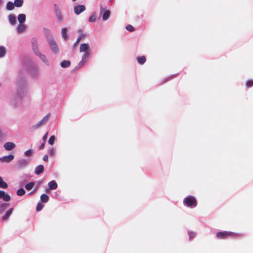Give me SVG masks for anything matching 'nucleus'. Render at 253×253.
I'll return each mask as SVG.
<instances>
[{
  "label": "nucleus",
  "mask_w": 253,
  "mask_h": 253,
  "mask_svg": "<svg viewBox=\"0 0 253 253\" xmlns=\"http://www.w3.org/2000/svg\"><path fill=\"white\" fill-rule=\"evenodd\" d=\"M216 237L220 239H225L228 238H237L239 235L237 233L230 231H223L216 233Z\"/></svg>",
  "instance_id": "2"
},
{
  "label": "nucleus",
  "mask_w": 253,
  "mask_h": 253,
  "mask_svg": "<svg viewBox=\"0 0 253 253\" xmlns=\"http://www.w3.org/2000/svg\"><path fill=\"white\" fill-rule=\"evenodd\" d=\"M6 53V48L3 46H0V58L4 57Z\"/></svg>",
  "instance_id": "27"
},
{
  "label": "nucleus",
  "mask_w": 253,
  "mask_h": 253,
  "mask_svg": "<svg viewBox=\"0 0 253 253\" xmlns=\"http://www.w3.org/2000/svg\"><path fill=\"white\" fill-rule=\"evenodd\" d=\"M24 94L22 95L21 91L18 90L17 95L11 99L10 101V105L14 108H17L22 105V100Z\"/></svg>",
  "instance_id": "1"
},
{
  "label": "nucleus",
  "mask_w": 253,
  "mask_h": 253,
  "mask_svg": "<svg viewBox=\"0 0 253 253\" xmlns=\"http://www.w3.org/2000/svg\"><path fill=\"white\" fill-rule=\"evenodd\" d=\"M85 63V61H83V60H82L79 62V63L78 64V66H79V67H80H80H82V66L84 65V64Z\"/></svg>",
  "instance_id": "45"
},
{
  "label": "nucleus",
  "mask_w": 253,
  "mask_h": 253,
  "mask_svg": "<svg viewBox=\"0 0 253 253\" xmlns=\"http://www.w3.org/2000/svg\"><path fill=\"white\" fill-rule=\"evenodd\" d=\"M18 190H24L22 188H19Z\"/></svg>",
  "instance_id": "51"
},
{
  "label": "nucleus",
  "mask_w": 253,
  "mask_h": 253,
  "mask_svg": "<svg viewBox=\"0 0 253 253\" xmlns=\"http://www.w3.org/2000/svg\"><path fill=\"white\" fill-rule=\"evenodd\" d=\"M85 9V7L84 5H78L74 7V12L76 14L79 15Z\"/></svg>",
  "instance_id": "12"
},
{
  "label": "nucleus",
  "mask_w": 253,
  "mask_h": 253,
  "mask_svg": "<svg viewBox=\"0 0 253 253\" xmlns=\"http://www.w3.org/2000/svg\"><path fill=\"white\" fill-rule=\"evenodd\" d=\"M15 6L14 3L11 1H8L6 4V9L8 10H12L14 9Z\"/></svg>",
  "instance_id": "25"
},
{
  "label": "nucleus",
  "mask_w": 253,
  "mask_h": 253,
  "mask_svg": "<svg viewBox=\"0 0 253 253\" xmlns=\"http://www.w3.org/2000/svg\"><path fill=\"white\" fill-rule=\"evenodd\" d=\"M29 73L31 76L34 78H37L39 74V70L36 66H31L29 68Z\"/></svg>",
  "instance_id": "7"
},
{
  "label": "nucleus",
  "mask_w": 253,
  "mask_h": 253,
  "mask_svg": "<svg viewBox=\"0 0 253 253\" xmlns=\"http://www.w3.org/2000/svg\"><path fill=\"white\" fill-rule=\"evenodd\" d=\"M43 207V204L42 203H41V202H39L37 204V206L36 207V210L37 211H40L41 210H42Z\"/></svg>",
  "instance_id": "35"
},
{
  "label": "nucleus",
  "mask_w": 253,
  "mask_h": 253,
  "mask_svg": "<svg viewBox=\"0 0 253 253\" xmlns=\"http://www.w3.org/2000/svg\"><path fill=\"white\" fill-rule=\"evenodd\" d=\"M7 187V184L3 181L2 177L0 176V188L2 189H6Z\"/></svg>",
  "instance_id": "23"
},
{
  "label": "nucleus",
  "mask_w": 253,
  "mask_h": 253,
  "mask_svg": "<svg viewBox=\"0 0 253 253\" xmlns=\"http://www.w3.org/2000/svg\"><path fill=\"white\" fill-rule=\"evenodd\" d=\"M55 139L54 135L51 136L48 140V143L50 145H53L55 141Z\"/></svg>",
  "instance_id": "34"
},
{
  "label": "nucleus",
  "mask_w": 253,
  "mask_h": 253,
  "mask_svg": "<svg viewBox=\"0 0 253 253\" xmlns=\"http://www.w3.org/2000/svg\"><path fill=\"white\" fill-rule=\"evenodd\" d=\"M35 185V183L33 182H30L25 185V188L27 190H31Z\"/></svg>",
  "instance_id": "33"
},
{
  "label": "nucleus",
  "mask_w": 253,
  "mask_h": 253,
  "mask_svg": "<svg viewBox=\"0 0 253 253\" xmlns=\"http://www.w3.org/2000/svg\"><path fill=\"white\" fill-rule=\"evenodd\" d=\"M44 167L42 165H39L37 166L35 169V173L37 175H39L43 171Z\"/></svg>",
  "instance_id": "15"
},
{
  "label": "nucleus",
  "mask_w": 253,
  "mask_h": 253,
  "mask_svg": "<svg viewBox=\"0 0 253 253\" xmlns=\"http://www.w3.org/2000/svg\"><path fill=\"white\" fill-rule=\"evenodd\" d=\"M47 135H48V132L45 133L44 134V135H43V136L42 137V140H43V142H46L47 138Z\"/></svg>",
  "instance_id": "44"
},
{
  "label": "nucleus",
  "mask_w": 253,
  "mask_h": 253,
  "mask_svg": "<svg viewBox=\"0 0 253 253\" xmlns=\"http://www.w3.org/2000/svg\"><path fill=\"white\" fill-rule=\"evenodd\" d=\"M36 55H37L38 57H40V58L41 59V60L46 65V66H49V62H48V60L46 57V56L44 55V54H42V53H41V52L38 53V54H36Z\"/></svg>",
  "instance_id": "13"
},
{
  "label": "nucleus",
  "mask_w": 253,
  "mask_h": 253,
  "mask_svg": "<svg viewBox=\"0 0 253 253\" xmlns=\"http://www.w3.org/2000/svg\"><path fill=\"white\" fill-rule=\"evenodd\" d=\"M48 187L50 190H54L57 188V184L55 180H52L48 183Z\"/></svg>",
  "instance_id": "19"
},
{
  "label": "nucleus",
  "mask_w": 253,
  "mask_h": 253,
  "mask_svg": "<svg viewBox=\"0 0 253 253\" xmlns=\"http://www.w3.org/2000/svg\"><path fill=\"white\" fill-rule=\"evenodd\" d=\"M0 192H2L3 193V196L1 198H2L3 200L5 201H9L10 200V197L9 195L7 194H5V193L3 191H0Z\"/></svg>",
  "instance_id": "30"
},
{
  "label": "nucleus",
  "mask_w": 253,
  "mask_h": 253,
  "mask_svg": "<svg viewBox=\"0 0 253 253\" xmlns=\"http://www.w3.org/2000/svg\"><path fill=\"white\" fill-rule=\"evenodd\" d=\"M14 158V156L13 155H9L7 156H4L1 158H0V161L2 163H9L11 162Z\"/></svg>",
  "instance_id": "10"
},
{
  "label": "nucleus",
  "mask_w": 253,
  "mask_h": 253,
  "mask_svg": "<svg viewBox=\"0 0 253 253\" xmlns=\"http://www.w3.org/2000/svg\"><path fill=\"white\" fill-rule=\"evenodd\" d=\"M26 29V26L23 24H20L17 27V31L19 34L23 33Z\"/></svg>",
  "instance_id": "17"
},
{
  "label": "nucleus",
  "mask_w": 253,
  "mask_h": 253,
  "mask_svg": "<svg viewBox=\"0 0 253 253\" xmlns=\"http://www.w3.org/2000/svg\"><path fill=\"white\" fill-rule=\"evenodd\" d=\"M89 47L88 43H83L81 44L80 48V51L81 52H88L87 50L89 49Z\"/></svg>",
  "instance_id": "14"
},
{
  "label": "nucleus",
  "mask_w": 253,
  "mask_h": 253,
  "mask_svg": "<svg viewBox=\"0 0 253 253\" xmlns=\"http://www.w3.org/2000/svg\"><path fill=\"white\" fill-rule=\"evenodd\" d=\"M32 48H33V50L36 55L37 54H38V53L40 52L39 50L38 44L37 43V42L36 40H33V41H32Z\"/></svg>",
  "instance_id": "16"
},
{
  "label": "nucleus",
  "mask_w": 253,
  "mask_h": 253,
  "mask_svg": "<svg viewBox=\"0 0 253 253\" xmlns=\"http://www.w3.org/2000/svg\"><path fill=\"white\" fill-rule=\"evenodd\" d=\"M100 13H103L102 19L104 21L107 20L110 17V11L108 10H104L102 6L100 5Z\"/></svg>",
  "instance_id": "9"
},
{
  "label": "nucleus",
  "mask_w": 253,
  "mask_h": 253,
  "mask_svg": "<svg viewBox=\"0 0 253 253\" xmlns=\"http://www.w3.org/2000/svg\"><path fill=\"white\" fill-rule=\"evenodd\" d=\"M18 20L20 24H23L26 20V15L24 14H20L18 16Z\"/></svg>",
  "instance_id": "22"
},
{
  "label": "nucleus",
  "mask_w": 253,
  "mask_h": 253,
  "mask_svg": "<svg viewBox=\"0 0 253 253\" xmlns=\"http://www.w3.org/2000/svg\"><path fill=\"white\" fill-rule=\"evenodd\" d=\"M14 3L15 6L19 7L23 5V0H15Z\"/></svg>",
  "instance_id": "32"
},
{
  "label": "nucleus",
  "mask_w": 253,
  "mask_h": 253,
  "mask_svg": "<svg viewBox=\"0 0 253 253\" xmlns=\"http://www.w3.org/2000/svg\"><path fill=\"white\" fill-rule=\"evenodd\" d=\"M2 196H3V193L2 192H0V198H1Z\"/></svg>",
  "instance_id": "50"
},
{
  "label": "nucleus",
  "mask_w": 253,
  "mask_h": 253,
  "mask_svg": "<svg viewBox=\"0 0 253 253\" xmlns=\"http://www.w3.org/2000/svg\"><path fill=\"white\" fill-rule=\"evenodd\" d=\"M30 162L29 159H21L19 160L16 164V167L18 169H22L28 166Z\"/></svg>",
  "instance_id": "4"
},
{
  "label": "nucleus",
  "mask_w": 253,
  "mask_h": 253,
  "mask_svg": "<svg viewBox=\"0 0 253 253\" xmlns=\"http://www.w3.org/2000/svg\"><path fill=\"white\" fill-rule=\"evenodd\" d=\"M48 43L49 46L52 50V51L56 53L59 51L58 46L56 43V42L53 40L51 39L48 40Z\"/></svg>",
  "instance_id": "6"
},
{
  "label": "nucleus",
  "mask_w": 253,
  "mask_h": 253,
  "mask_svg": "<svg viewBox=\"0 0 253 253\" xmlns=\"http://www.w3.org/2000/svg\"><path fill=\"white\" fill-rule=\"evenodd\" d=\"M50 116V114H48L47 115H46L45 117H44L42 120H41L40 122L37 123L36 125H34L32 126V128L33 129H36L41 126H42L45 124L48 121L49 119V117Z\"/></svg>",
  "instance_id": "5"
},
{
  "label": "nucleus",
  "mask_w": 253,
  "mask_h": 253,
  "mask_svg": "<svg viewBox=\"0 0 253 253\" xmlns=\"http://www.w3.org/2000/svg\"><path fill=\"white\" fill-rule=\"evenodd\" d=\"M183 202L185 205L191 208L195 207L197 204L196 199L192 196L185 198Z\"/></svg>",
  "instance_id": "3"
},
{
  "label": "nucleus",
  "mask_w": 253,
  "mask_h": 253,
  "mask_svg": "<svg viewBox=\"0 0 253 253\" xmlns=\"http://www.w3.org/2000/svg\"><path fill=\"white\" fill-rule=\"evenodd\" d=\"M13 211V208H10L6 211L4 215L2 217V219L3 220H6L9 216L10 215Z\"/></svg>",
  "instance_id": "20"
},
{
  "label": "nucleus",
  "mask_w": 253,
  "mask_h": 253,
  "mask_svg": "<svg viewBox=\"0 0 253 253\" xmlns=\"http://www.w3.org/2000/svg\"><path fill=\"white\" fill-rule=\"evenodd\" d=\"M126 29L129 32H133L134 31V28L131 25H127L126 26Z\"/></svg>",
  "instance_id": "36"
},
{
  "label": "nucleus",
  "mask_w": 253,
  "mask_h": 253,
  "mask_svg": "<svg viewBox=\"0 0 253 253\" xmlns=\"http://www.w3.org/2000/svg\"><path fill=\"white\" fill-rule=\"evenodd\" d=\"M253 85V80H249L246 83V86L248 87H250Z\"/></svg>",
  "instance_id": "38"
},
{
  "label": "nucleus",
  "mask_w": 253,
  "mask_h": 253,
  "mask_svg": "<svg viewBox=\"0 0 253 253\" xmlns=\"http://www.w3.org/2000/svg\"><path fill=\"white\" fill-rule=\"evenodd\" d=\"M55 150L54 148H49V154L51 156H53L55 154Z\"/></svg>",
  "instance_id": "37"
},
{
  "label": "nucleus",
  "mask_w": 253,
  "mask_h": 253,
  "mask_svg": "<svg viewBox=\"0 0 253 253\" xmlns=\"http://www.w3.org/2000/svg\"><path fill=\"white\" fill-rule=\"evenodd\" d=\"M89 58V52H85L82 56V60L83 61L86 62Z\"/></svg>",
  "instance_id": "31"
},
{
  "label": "nucleus",
  "mask_w": 253,
  "mask_h": 253,
  "mask_svg": "<svg viewBox=\"0 0 253 253\" xmlns=\"http://www.w3.org/2000/svg\"><path fill=\"white\" fill-rule=\"evenodd\" d=\"M9 206V204L3 203L0 205V212H3Z\"/></svg>",
  "instance_id": "29"
},
{
  "label": "nucleus",
  "mask_w": 253,
  "mask_h": 253,
  "mask_svg": "<svg viewBox=\"0 0 253 253\" xmlns=\"http://www.w3.org/2000/svg\"><path fill=\"white\" fill-rule=\"evenodd\" d=\"M15 144L12 142H6L3 145L4 148L7 151H11L15 147Z\"/></svg>",
  "instance_id": "11"
},
{
  "label": "nucleus",
  "mask_w": 253,
  "mask_h": 253,
  "mask_svg": "<svg viewBox=\"0 0 253 253\" xmlns=\"http://www.w3.org/2000/svg\"><path fill=\"white\" fill-rule=\"evenodd\" d=\"M1 86V84L0 83V86Z\"/></svg>",
  "instance_id": "53"
},
{
  "label": "nucleus",
  "mask_w": 253,
  "mask_h": 253,
  "mask_svg": "<svg viewBox=\"0 0 253 253\" xmlns=\"http://www.w3.org/2000/svg\"><path fill=\"white\" fill-rule=\"evenodd\" d=\"M81 41V37H78L77 39L76 42L73 44V48H75L78 44V43Z\"/></svg>",
  "instance_id": "42"
},
{
  "label": "nucleus",
  "mask_w": 253,
  "mask_h": 253,
  "mask_svg": "<svg viewBox=\"0 0 253 253\" xmlns=\"http://www.w3.org/2000/svg\"><path fill=\"white\" fill-rule=\"evenodd\" d=\"M44 143L45 142H43L40 145L39 148L40 149H43V148L44 147Z\"/></svg>",
  "instance_id": "47"
},
{
  "label": "nucleus",
  "mask_w": 253,
  "mask_h": 253,
  "mask_svg": "<svg viewBox=\"0 0 253 253\" xmlns=\"http://www.w3.org/2000/svg\"><path fill=\"white\" fill-rule=\"evenodd\" d=\"M56 17L59 23H62L64 21V16L62 15L61 9L57 7L55 9Z\"/></svg>",
  "instance_id": "8"
},
{
  "label": "nucleus",
  "mask_w": 253,
  "mask_h": 253,
  "mask_svg": "<svg viewBox=\"0 0 253 253\" xmlns=\"http://www.w3.org/2000/svg\"><path fill=\"white\" fill-rule=\"evenodd\" d=\"M25 194V191H17V194L18 196H22Z\"/></svg>",
  "instance_id": "43"
},
{
  "label": "nucleus",
  "mask_w": 253,
  "mask_h": 253,
  "mask_svg": "<svg viewBox=\"0 0 253 253\" xmlns=\"http://www.w3.org/2000/svg\"><path fill=\"white\" fill-rule=\"evenodd\" d=\"M196 235V233L194 232H189V239L191 240L193 238L195 237Z\"/></svg>",
  "instance_id": "40"
},
{
  "label": "nucleus",
  "mask_w": 253,
  "mask_h": 253,
  "mask_svg": "<svg viewBox=\"0 0 253 253\" xmlns=\"http://www.w3.org/2000/svg\"><path fill=\"white\" fill-rule=\"evenodd\" d=\"M8 20L12 25H14L16 23V17L13 14H10L8 16Z\"/></svg>",
  "instance_id": "18"
},
{
  "label": "nucleus",
  "mask_w": 253,
  "mask_h": 253,
  "mask_svg": "<svg viewBox=\"0 0 253 253\" xmlns=\"http://www.w3.org/2000/svg\"><path fill=\"white\" fill-rule=\"evenodd\" d=\"M32 154V151L31 149L28 150L24 152L25 156H30Z\"/></svg>",
  "instance_id": "39"
},
{
  "label": "nucleus",
  "mask_w": 253,
  "mask_h": 253,
  "mask_svg": "<svg viewBox=\"0 0 253 253\" xmlns=\"http://www.w3.org/2000/svg\"><path fill=\"white\" fill-rule=\"evenodd\" d=\"M61 34L62 38L65 40H67L68 36L67 34V29L66 28H63L61 30Z\"/></svg>",
  "instance_id": "21"
},
{
  "label": "nucleus",
  "mask_w": 253,
  "mask_h": 253,
  "mask_svg": "<svg viewBox=\"0 0 253 253\" xmlns=\"http://www.w3.org/2000/svg\"><path fill=\"white\" fill-rule=\"evenodd\" d=\"M78 37H81V40L84 37V35L83 34H80V36Z\"/></svg>",
  "instance_id": "49"
},
{
  "label": "nucleus",
  "mask_w": 253,
  "mask_h": 253,
  "mask_svg": "<svg viewBox=\"0 0 253 253\" xmlns=\"http://www.w3.org/2000/svg\"><path fill=\"white\" fill-rule=\"evenodd\" d=\"M33 193V192H31L29 194H32Z\"/></svg>",
  "instance_id": "52"
},
{
  "label": "nucleus",
  "mask_w": 253,
  "mask_h": 253,
  "mask_svg": "<svg viewBox=\"0 0 253 253\" xmlns=\"http://www.w3.org/2000/svg\"><path fill=\"white\" fill-rule=\"evenodd\" d=\"M78 33H79V34H83V30L82 29H79L78 30Z\"/></svg>",
  "instance_id": "48"
},
{
  "label": "nucleus",
  "mask_w": 253,
  "mask_h": 253,
  "mask_svg": "<svg viewBox=\"0 0 253 253\" xmlns=\"http://www.w3.org/2000/svg\"><path fill=\"white\" fill-rule=\"evenodd\" d=\"M137 61L140 64H143L146 61V58L144 56H139L137 57Z\"/></svg>",
  "instance_id": "24"
},
{
  "label": "nucleus",
  "mask_w": 253,
  "mask_h": 253,
  "mask_svg": "<svg viewBox=\"0 0 253 253\" xmlns=\"http://www.w3.org/2000/svg\"><path fill=\"white\" fill-rule=\"evenodd\" d=\"M49 200V197L47 195L45 194H42L41 196V200L43 202L46 203Z\"/></svg>",
  "instance_id": "28"
},
{
  "label": "nucleus",
  "mask_w": 253,
  "mask_h": 253,
  "mask_svg": "<svg viewBox=\"0 0 253 253\" xmlns=\"http://www.w3.org/2000/svg\"><path fill=\"white\" fill-rule=\"evenodd\" d=\"M48 160V156L47 155H45L43 157V161L46 162Z\"/></svg>",
  "instance_id": "46"
},
{
  "label": "nucleus",
  "mask_w": 253,
  "mask_h": 253,
  "mask_svg": "<svg viewBox=\"0 0 253 253\" xmlns=\"http://www.w3.org/2000/svg\"><path fill=\"white\" fill-rule=\"evenodd\" d=\"M96 21V17L94 15H91L89 18L90 22H94Z\"/></svg>",
  "instance_id": "41"
},
{
  "label": "nucleus",
  "mask_w": 253,
  "mask_h": 253,
  "mask_svg": "<svg viewBox=\"0 0 253 253\" xmlns=\"http://www.w3.org/2000/svg\"><path fill=\"white\" fill-rule=\"evenodd\" d=\"M70 62L68 60H64L62 61L60 65L62 68H67L70 65Z\"/></svg>",
  "instance_id": "26"
}]
</instances>
